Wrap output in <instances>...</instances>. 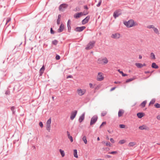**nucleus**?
Masks as SVG:
<instances>
[{"label":"nucleus","instance_id":"obj_1","mask_svg":"<svg viewBox=\"0 0 160 160\" xmlns=\"http://www.w3.org/2000/svg\"><path fill=\"white\" fill-rule=\"evenodd\" d=\"M124 24L128 28H131L134 26H135L137 25V24H135L134 21L132 19L129 20L128 22H124Z\"/></svg>","mask_w":160,"mask_h":160},{"label":"nucleus","instance_id":"obj_2","mask_svg":"<svg viewBox=\"0 0 160 160\" xmlns=\"http://www.w3.org/2000/svg\"><path fill=\"white\" fill-rule=\"evenodd\" d=\"M97 62L99 64H105L108 63V60L105 57L103 58H99Z\"/></svg>","mask_w":160,"mask_h":160},{"label":"nucleus","instance_id":"obj_3","mask_svg":"<svg viewBox=\"0 0 160 160\" xmlns=\"http://www.w3.org/2000/svg\"><path fill=\"white\" fill-rule=\"evenodd\" d=\"M95 43L96 42L94 41H92L89 42L88 44L87 45V47H86V49L89 50L92 48Z\"/></svg>","mask_w":160,"mask_h":160},{"label":"nucleus","instance_id":"obj_4","mask_svg":"<svg viewBox=\"0 0 160 160\" xmlns=\"http://www.w3.org/2000/svg\"><path fill=\"white\" fill-rule=\"evenodd\" d=\"M88 12H87L86 13H84V12H80L76 13L74 15V17L75 18L78 19L82 15H86L88 14Z\"/></svg>","mask_w":160,"mask_h":160},{"label":"nucleus","instance_id":"obj_5","mask_svg":"<svg viewBox=\"0 0 160 160\" xmlns=\"http://www.w3.org/2000/svg\"><path fill=\"white\" fill-rule=\"evenodd\" d=\"M98 119V117L97 115H95L93 116L91 120L90 125H92L94 124L97 121Z\"/></svg>","mask_w":160,"mask_h":160},{"label":"nucleus","instance_id":"obj_6","mask_svg":"<svg viewBox=\"0 0 160 160\" xmlns=\"http://www.w3.org/2000/svg\"><path fill=\"white\" fill-rule=\"evenodd\" d=\"M104 79V77L103 76V74L101 72L98 73V75L97 76V79L98 81H102Z\"/></svg>","mask_w":160,"mask_h":160},{"label":"nucleus","instance_id":"obj_7","mask_svg":"<svg viewBox=\"0 0 160 160\" xmlns=\"http://www.w3.org/2000/svg\"><path fill=\"white\" fill-rule=\"evenodd\" d=\"M68 6V5L65 4L63 3L61 4L59 7V11H62L63 9H65L67 8Z\"/></svg>","mask_w":160,"mask_h":160},{"label":"nucleus","instance_id":"obj_8","mask_svg":"<svg viewBox=\"0 0 160 160\" xmlns=\"http://www.w3.org/2000/svg\"><path fill=\"white\" fill-rule=\"evenodd\" d=\"M77 110H74L71 112L70 116V119L71 120H73L77 114Z\"/></svg>","mask_w":160,"mask_h":160},{"label":"nucleus","instance_id":"obj_9","mask_svg":"<svg viewBox=\"0 0 160 160\" xmlns=\"http://www.w3.org/2000/svg\"><path fill=\"white\" fill-rule=\"evenodd\" d=\"M86 28L85 26H82L81 27H77L76 28L75 30L77 32H81L82 31Z\"/></svg>","mask_w":160,"mask_h":160},{"label":"nucleus","instance_id":"obj_10","mask_svg":"<svg viewBox=\"0 0 160 160\" xmlns=\"http://www.w3.org/2000/svg\"><path fill=\"white\" fill-rule=\"evenodd\" d=\"M90 17L89 16H88L84 19H83L82 21V24L84 25L87 23L89 21L90 19Z\"/></svg>","mask_w":160,"mask_h":160},{"label":"nucleus","instance_id":"obj_11","mask_svg":"<svg viewBox=\"0 0 160 160\" xmlns=\"http://www.w3.org/2000/svg\"><path fill=\"white\" fill-rule=\"evenodd\" d=\"M78 94L80 96H82L86 92V90L84 89H78L77 91Z\"/></svg>","mask_w":160,"mask_h":160},{"label":"nucleus","instance_id":"obj_12","mask_svg":"<svg viewBox=\"0 0 160 160\" xmlns=\"http://www.w3.org/2000/svg\"><path fill=\"white\" fill-rule=\"evenodd\" d=\"M120 37V34L118 33H116L112 34L111 36V37L115 39H118Z\"/></svg>","mask_w":160,"mask_h":160},{"label":"nucleus","instance_id":"obj_13","mask_svg":"<svg viewBox=\"0 0 160 160\" xmlns=\"http://www.w3.org/2000/svg\"><path fill=\"white\" fill-rule=\"evenodd\" d=\"M85 115V112H84L80 116L78 119V121L80 123L82 122L84 119Z\"/></svg>","mask_w":160,"mask_h":160},{"label":"nucleus","instance_id":"obj_14","mask_svg":"<svg viewBox=\"0 0 160 160\" xmlns=\"http://www.w3.org/2000/svg\"><path fill=\"white\" fill-rule=\"evenodd\" d=\"M121 14L118 11H115L113 14V16L114 18H116L117 17H118Z\"/></svg>","mask_w":160,"mask_h":160},{"label":"nucleus","instance_id":"obj_15","mask_svg":"<svg viewBox=\"0 0 160 160\" xmlns=\"http://www.w3.org/2000/svg\"><path fill=\"white\" fill-rule=\"evenodd\" d=\"M64 28V25L62 23L60 26L59 28L58 29V32H62Z\"/></svg>","mask_w":160,"mask_h":160},{"label":"nucleus","instance_id":"obj_16","mask_svg":"<svg viewBox=\"0 0 160 160\" xmlns=\"http://www.w3.org/2000/svg\"><path fill=\"white\" fill-rule=\"evenodd\" d=\"M45 69V68H44V66L43 65L42 67L41 68L39 71V75L40 76H42V74L43 73L44 70Z\"/></svg>","mask_w":160,"mask_h":160},{"label":"nucleus","instance_id":"obj_17","mask_svg":"<svg viewBox=\"0 0 160 160\" xmlns=\"http://www.w3.org/2000/svg\"><path fill=\"white\" fill-rule=\"evenodd\" d=\"M139 129L142 130L144 129L148 130V128L146 126L143 125L142 126H140L139 127Z\"/></svg>","mask_w":160,"mask_h":160},{"label":"nucleus","instance_id":"obj_18","mask_svg":"<svg viewBox=\"0 0 160 160\" xmlns=\"http://www.w3.org/2000/svg\"><path fill=\"white\" fill-rule=\"evenodd\" d=\"M144 115V113L142 112H139L137 113V116L139 118H142Z\"/></svg>","mask_w":160,"mask_h":160},{"label":"nucleus","instance_id":"obj_19","mask_svg":"<svg viewBox=\"0 0 160 160\" xmlns=\"http://www.w3.org/2000/svg\"><path fill=\"white\" fill-rule=\"evenodd\" d=\"M124 111L122 110H120L118 112V116L120 117L122 116V114L124 113Z\"/></svg>","mask_w":160,"mask_h":160},{"label":"nucleus","instance_id":"obj_20","mask_svg":"<svg viewBox=\"0 0 160 160\" xmlns=\"http://www.w3.org/2000/svg\"><path fill=\"white\" fill-rule=\"evenodd\" d=\"M152 67L154 68L157 69L158 68V66L157 65L156 63L155 62H153L152 64Z\"/></svg>","mask_w":160,"mask_h":160},{"label":"nucleus","instance_id":"obj_21","mask_svg":"<svg viewBox=\"0 0 160 160\" xmlns=\"http://www.w3.org/2000/svg\"><path fill=\"white\" fill-rule=\"evenodd\" d=\"M136 144V143L135 142H130L128 145V146L129 147H133Z\"/></svg>","mask_w":160,"mask_h":160},{"label":"nucleus","instance_id":"obj_22","mask_svg":"<svg viewBox=\"0 0 160 160\" xmlns=\"http://www.w3.org/2000/svg\"><path fill=\"white\" fill-rule=\"evenodd\" d=\"M61 15L60 14H59L58 16V18L57 20V24L58 25H59L60 23V18H61Z\"/></svg>","mask_w":160,"mask_h":160},{"label":"nucleus","instance_id":"obj_23","mask_svg":"<svg viewBox=\"0 0 160 160\" xmlns=\"http://www.w3.org/2000/svg\"><path fill=\"white\" fill-rule=\"evenodd\" d=\"M135 65L139 68H141L142 67V64L139 63H136Z\"/></svg>","mask_w":160,"mask_h":160},{"label":"nucleus","instance_id":"obj_24","mask_svg":"<svg viewBox=\"0 0 160 160\" xmlns=\"http://www.w3.org/2000/svg\"><path fill=\"white\" fill-rule=\"evenodd\" d=\"M147 103L146 101H143L140 105V106H141L142 108H144L145 107V105Z\"/></svg>","mask_w":160,"mask_h":160},{"label":"nucleus","instance_id":"obj_25","mask_svg":"<svg viewBox=\"0 0 160 160\" xmlns=\"http://www.w3.org/2000/svg\"><path fill=\"white\" fill-rule=\"evenodd\" d=\"M74 157L76 158H78V155L77 154V151L76 149H74Z\"/></svg>","mask_w":160,"mask_h":160},{"label":"nucleus","instance_id":"obj_26","mask_svg":"<svg viewBox=\"0 0 160 160\" xmlns=\"http://www.w3.org/2000/svg\"><path fill=\"white\" fill-rule=\"evenodd\" d=\"M15 107L14 106H12L11 108V109L12 112L13 114H15Z\"/></svg>","mask_w":160,"mask_h":160},{"label":"nucleus","instance_id":"obj_27","mask_svg":"<svg viewBox=\"0 0 160 160\" xmlns=\"http://www.w3.org/2000/svg\"><path fill=\"white\" fill-rule=\"evenodd\" d=\"M135 78H134V77H133L132 78H129V79H127L126 81V83H128V82H129L131 81H132V80H134V79H135Z\"/></svg>","mask_w":160,"mask_h":160},{"label":"nucleus","instance_id":"obj_28","mask_svg":"<svg viewBox=\"0 0 160 160\" xmlns=\"http://www.w3.org/2000/svg\"><path fill=\"white\" fill-rule=\"evenodd\" d=\"M59 152L62 155V157H63L65 156V153L64 151L61 149L59 150Z\"/></svg>","mask_w":160,"mask_h":160},{"label":"nucleus","instance_id":"obj_29","mask_svg":"<svg viewBox=\"0 0 160 160\" xmlns=\"http://www.w3.org/2000/svg\"><path fill=\"white\" fill-rule=\"evenodd\" d=\"M82 139L85 144H86L87 143V140L86 137L85 136H84L83 137V138H82Z\"/></svg>","mask_w":160,"mask_h":160},{"label":"nucleus","instance_id":"obj_30","mask_svg":"<svg viewBox=\"0 0 160 160\" xmlns=\"http://www.w3.org/2000/svg\"><path fill=\"white\" fill-rule=\"evenodd\" d=\"M153 30L156 33L158 34H159L158 30L157 28L155 27L153 28Z\"/></svg>","mask_w":160,"mask_h":160},{"label":"nucleus","instance_id":"obj_31","mask_svg":"<svg viewBox=\"0 0 160 160\" xmlns=\"http://www.w3.org/2000/svg\"><path fill=\"white\" fill-rule=\"evenodd\" d=\"M51 118H49L47 121L46 122V125H51Z\"/></svg>","mask_w":160,"mask_h":160},{"label":"nucleus","instance_id":"obj_32","mask_svg":"<svg viewBox=\"0 0 160 160\" xmlns=\"http://www.w3.org/2000/svg\"><path fill=\"white\" fill-rule=\"evenodd\" d=\"M118 71L120 73H121V74H122V75L123 76L125 77V76H127V74H124V73H123V72L122 71H121L120 69H118Z\"/></svg>","mask_w":160,"mask_h":160},{"label":"nucleus","instance_id":"obj_33","mask_svg":"<svg viewBox=\"0 0 160 160\" xmlns=\"http://www.w3.org/2000/svg\"><path fill=\"white\" fill-rule=\"evenodd\" d=\"M151 57L152 59H155V55L154 53L153 52H151L150 54Z\"/></svg>","mask_w":160,"mask_h":160},{"label":"nucleus","instance_id":"obj_34","mask_svg":"<svg viewBox=\"0 0 160 160\" xmlns=\"http://www.w3.org/2000/svg\"><path fill=\"white\" fill-rule=\"evenodd\" d=\"M51 128V125H46V129L49 132L50 131Z\"/></svg>","mask_w":160,"mask_h":160},{"label":"nucleus","instance_id":"obj_35","mask_svg":"<svg viewBox=\"0 0 160 160\" xmlns=\"http://www.w3.org/2000/svg\"><path fill=\"white\" fill-rule=\"evenodd\" d=\"M58 43V41L56 40H54L52 42V44L54 45H56Z\"/></svg>","mask_w":160,"mask_h":160},{"label":"nucleus","instance_id":"obj_36","mask_svg":"<svg viewBox=\"0 0 160 160\" xmlns=\"http://www.w3.org/2000/svg\"><path fill=\"white\" fill-rule=\"evenodd\" d=\"M155 102V99H152L150 102L149 105L153 104Z\"/></svg>","mask_w":160,"mask_h":160},{"label":"nucleus","instance_id":"obj_37","mask_svg":"<svg viewBox=\"0 0 160 160\" xmlns=\"http://www.w3.org/2000/svg\"><path fill=\"white\" fill-rule=\"evenodd\" d=\"M126 142V141L124 139L120 140L119 142V143L120 144H123L125 143Z\"/></svg>","mask_w":160,"mask_h":160},{"label":"nucleus","instance_id":"obj_38","mask_svg":"<svg viewBox=\"0 0 160 160\" xmlns=\"http://www.w3.org/2000/svg\"><path fill=\"white\" fill-rule=\"evenodd\" d=\"M67 27L68 28V32H70L71 27V24H67Z\"/></svg>","mask_w":160,"mask_h":160},{"label":"nucleus","instance_id":"obj_39","mask_svg":"<svg viewBox=\"0 0 160 160\" xmlns=\"http://www.w3.org/2000/svg\"><path fill=\"white\" fill-rule=\"evenodd\" d=\"M154 28H155L154 26L152 25H148L147 26V28L149 29L152 28L153 29Z\"/></svg>","mask_w":160,"mask_h":160},{"label":"nucleus","instance_id":"obj_40","mask_svg":"<svg viewBox=\"0 0 160 160\" xmlns=\"http://www.w3.org/2000/svg\"><path fill=\"white\" fill-rule=\"evenodd\" d=\"M107 112L106 111H103L101 113V115L102 116H104L107 114Z\"/></svg>","mask_w":160,"mask_h":160},{"label":"nucleus","instance_id":"obj_41","mask_svg":"<svg viewBox=\"0 0 160 160\" xmlns=\"http://www.w3.org/2000/svg\"><path fill=\"white\" fill-rule=\"evenodd\" d=\"M155 107L157 108H160V104L158 103H156L154 105Z\"/></svg>","mask_w":160,"mask_h":160},{"label":"nucleus","instance_id":"obj_42","mask_svg":"<svg viewBox=\"0 0 160 160\" xmlns=\"http://www.w3.org/2000/svg\"><path fill=\"white\" fill-rule=\"evenodd\" d=\"M119 127L122 128H125V126L124 124H120L119 125Z\"/></svg>","mask_w":160,"mask_h":160},{"label":"nucleus","instance_id":"obj_43","mask_svg":"<svg viewBox=\"0 0 160 160\" xmlns=\"http://www.w3.org/2000/svg\"><path fill=\"white\" fill-rule=\"evenodd\" d=\"M101 3H102V0H100L99 1L97 5V7H99L100 6V5H101Z\"/></svg>","mask_w":160,"mask_h":160},{"label":"nucleus","instance_id":"obj_44","mask_svg":"<svg viewBox=\"0 0 160 160\" xmlns=\"http://www.w3.org/2000/svg\"><path fill=\"white\" fill-rule=\"evenodd\" d=\"M60 57L58 55H57L56 56V59L57 60H58L60 59Z\"/></svg>","mask_w":160,"mask_h":160},{"label":"nucleus","instance_id":"obj_45","mask_svg":"<svg viewBox=\"0 0 160 160\" xmlns=\"http://www.w3.org/2000/svg\"><path fill=\"white\" fill-rule=\"evenodd\" d=\"M11 20V19L10 18H8L6 20V25L8 22H9Z\"/></svg>","mask_w":160,"mask_h":160},{"label":"nucleus","instance_id":"obj_46","mask_svg":"<svg viewBox=\"0 0 160 160\" xmlns=\"http://www.w3.org/2000/svg\"><path fill=\"white\" fill-rule=\"evenodd\" d=\"M117 153L116 151H112L111 152H109L108 153L110 154H114Z\"/></svg>","mask_w":160,"mask_h":160},{"label":"nucleus","instance_id":"obj_47","mask_svg":"<svg viewBox=\"0 0 160 160\" xmlns=\"http://www.w3.org/2000/svg\"><path fill=\"white\" fill-rule=\"evenodd\" d=\"M106 146H111V143L109 142H107L106 143Z\"/></svg>","mask_w":160,"mask_h":160},{"label":"nucleus","instance_id":"obj_48","mask_svg":"<svg viewBox=\"0 0 160 160\" xmlns=\"http://www.w3.org/2000/svg\"><path fill=\"white\" fill-rule=\"evenodd\" d=\"M10 91L9 90H7L5 93L6 95H9L10 94Z\"/></svg>","mask_w":160,"mask_h":160},{"label":"nucleus","instance_id":"obj_49","mask_svg":"<svg viewBox=\"0 0 160 160\" xmlns=\"http://www.w3.org/2000/svg\"><path fill=\"white\" fill-rule=\"evenodd\" d=\"M80 10V8L79 7H76L75 8V10L76 11H79Z\"/></svg>","mask_w":160,"mask_h":160},{"label":"nucleus","instance_id":"obj_50","mask_svg":"<svg viewBox=\"0 0 160 160\" xmlns=\"http://www.w3.org/2000/svg\"><path fill=\"white\" fill-rule=\"evenodd\" d=\"M50 32L52 34H53L54 33V32L52 28H51L50 29Z\"/></svg>","mask_w":160,"mask_h":160},{"label":"nucleus","instance_id":"obj_51","mask_svg":"<svg viewBox=\"0 0 160 160\" xmlns=\"http://www.w3.org/2000/svg\"><path fill=\"white\" fill-rule=\"evenodd\" d=\"M106 124V122H103L102 124L100 125L99 128H101L102 126L104 124Z\"/></svg>","mask_w":160,"mask_h":160},{"label":"nucleus","instance_id":"obj_52","mask_svg":"<svg viewBox=\"0 0 160 160\" xmlns=\"http://www.w3.org/2000/svg\"><path fill=\"white\" fill-rule=\"evenodd\" d=\"M39 126L41 127L42 128L43 126V124L42 123V122H40L39 123Z\"/></svg>","mask_w":160,"mask_h":160},{"label":"nucleus","instance_id":"obj_53","mask_svg":"<svg viewBox=\"0 0 160 160\" xmlns=\"http://www.w3.org/2000/svg\"><path fill=\"white\" fill-rule=\"evenodd\" d=\"M68 138L70 140V141L71 142H73V139L72 136Z\"/></svg>","mask_w":160,"mask_h":160},{"label":"nucleus","instance_id":"obj_54","mask_svg":"<svg viewBox=\"0 0 160 160\" xmlns=\"http://www.w3.org/2000/svg\"><path fill=\"white\" fill-rule=\"evenodd\" d=\"M110 141L112 143H114V141L112 138H111L110 139Z\"/></svg>","mask_w":160,"mask_h":160},{"label":"nucleus","instance_id":"obj_55","mask_svg":"<svg viewBox=\"0 0 160 160\" xmlns=\"http://www.w3.org/2000/svg\"><path fill=\"white\" fill-rule=\"evenodd\" d=\"M115 88H116L115 87L112 88H111V89L110 90V91H112L114 90L115 89Z\"/></svg>","mask_w":160,"mask_h":160},{"label":"nucleus","instance_id":"obj_56","mask_svg":"<svg viewBox=\"0 0 160 160\" xmlns=\"http://www.w3.org/2000/svg\"><path fill=\"white\" fill-rule=\"evenodd\" d=\"M72 78V76L71 75H68V76L67 77V78Z\"/></svg>","mask_w":160,"mask_h":160},{"label":"nucleus","instance_id":"obj_57","mask_svg":"<svg viewBox=\"0 0 160 160\" xmlns=\"http://www.w3.org/2000/svg\"><path fill=\"white\" fill-rule=\"evenodd\" d=\"M84 8L85 9H88V8L87 6H86V5L84 6Z\"/></svg>","mask_w":160,"mask_h":160},{"label":"nucleus","instance_id":"obj_58","mask_svg":"<svg viewBox=\"0 0 160 160\" xmlns=\"http://www.w3.org/2000/svg\"><path fill=\"white\" fill-rule=\"evenodd\" d=\"M157 118L158 120H160V115H158L157 117Z\"/></svg>","mask_w":160,"mask_h":160},{"label":"nucleus","instance_id":"obj_59","mask_svg":"<svg viewBox=\"0 0 160 160\" xmlns=\"http://www.w3.org/2000/svg\"><path fill=\"white\" fill-rule=\"evenodd\" d=\"M70 19H69L68 20V22H67V24H70Z\"/></svg>","mask_w":160,"mask_h":160},{"label":"nucleus","instance_id":"obj_60","mask_svg":"<svg viewBox=\"0 0 160 160\" xmlns=\"http://www.w3.org/2000/svg\"><path fill=\"white\" fill-rule=\"evenodd\" d=\"M111 156L109 155H107L106 156V157H107L108 158H111Z\"/></svg>","mask_w":160,"mask_h":160},{"label":"nucleus","instance_id":"obj_61","mask_svg":"<svg viewBox=\"0 0 160 160\" xmlns=\"http://www.w3.org/2000/svg\"><path fill=\"white\" fill-rule=\"evenodd\" d=\"M144 72L146 74H147V73H151L150 71H145Z\"/></svg>","mask_w":160,"mask_h":160},{"label":"nucleus","instance_id":"obj_62","mask_svg":"<svg viewBox=\"0 0 160 160\" xmlns=\"http://www.w3.org/2000/svg\"><path fill=\"white\" fill-rule=\"evenodd\" d=\"M142 58V56L141 55H139V59H141Z\"/></svg>","mask_w":160,"mask_h":160},{"label":"nucleus","instance_id":"obj_63","mask_svg":"<svg viewBox=\"0 0 160 160\" xmlns=\"http://www.w3.org/2000/svg\"><path fill=\"white\" fill-rule=\"evenodd\" d=\"M89 86H90V87L91 88L92 86V84L91 83H89Z\"/></svg>","mask_w":160,"mask_h":160},{"label":"nucleus","instance_id":"obj_64","mask_svg":"<svg viewBox=\"0 0 160 160\" xmlns=\"http://www.w3.org/2000/svg\"><path fill=\"white\" fill-rule=\"evenodd\" d=\"M67 136L68 135H69L70 134L69 132L68 131H67Z\"/></svg>","mask_w":160,"mask_h":160}]
</instances>
